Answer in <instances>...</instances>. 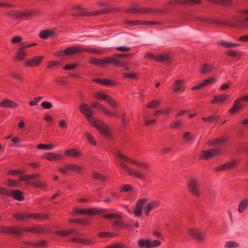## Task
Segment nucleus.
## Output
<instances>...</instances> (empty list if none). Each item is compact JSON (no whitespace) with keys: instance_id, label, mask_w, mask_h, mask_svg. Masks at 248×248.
<instances>
[{"instance_id":"obj_30","label":"nucleus","mask_w":248,"mask_h":248,"mask_svg":"<svg viewBox=\"0 0 248 248\" xmlns=\"http://www.w3.org/2000/svg\"><path fill=\"white\" fill-rule=\"evenodd\" d=\"M66 155L71 156L73 157H78L81 155V153L79 151H77L75 149H71L67 150L65 152Z\"/></svg>"},{"instance_id":"obj_48","label":"nucleus","mask_w":248,"mask_h":248,"mask_svg":"<svg viewBox=\"0 0 248 248\" xmlns=\"http://www.w3.org/2000/svg\"><path fill=\"white\" fill-rule=\"evenodd\" d=\"M5 184L9 186H19V183L17 181L11 180H7Z\"/></svg>"},{"instance_id":"obj_63","label":"nucleus","mask_w":248,"mask_h":248,"mask_svg":"<svg viewBox=\"0 0 248 248\" xmlns=\"http://www.w3.org/2000/svg\"><path fill=\"white\" fill-rule=\"evenodd\" d=\"M22 40V38L21 37H20L19 36H17L14 37L12 39L11 42L13 44L19 43H22L21 42Z\"/></svg>"},{"instance_id":"obj_32","label":"nucleus","mask_w":248,"mask_h":248,"mask_svg":"<svg viewBox=\"0 0 248 248\" xmlns=\"http://www.w3.org/2000/svg\"><path fill=\"white\" fill-rule=\"evenodd\" d=\"M121 191L124 192H136L137 190L132 186L130 185H124L121 187L120 189Z\"/></svg>"},{"instance_id":"obj_53","label":"nucleus","mask_w":248,"mask_h":248,"mask_svg":"<svg viewBox=\"0 0 248 248\" xmlns=\"http://www.w3.org/2000/svg\"><path fill=\"white\" fill-rule=\"evenodd\" d=\"M214 2L219 4L228 5L231 3L230 0H215Z\"/></svg>"},{"instance_id":"obj_42","label":"nucleus","mask_w":248,"mask_h":248,"mask_svg":"<svg viewBox=\"0 0 248 248\" xmlns=\"http://www.w3.org/2000/svg\"><path fill=\"white\" fill-rule=\"evenodd\" d=\"M6 14L10 16L16 18V19H21V14L20 12H9L6 13Z\"/></svg>"},{"instance_id":"obj_26","label":"nucleus","mask_w":248,"mask_h":248,"mask_svg":"<svg viewBox=\"0 0 248 248\" xmlns=\"http://www.w3.org/2000/svg\"><path fill=\"white\" fill-rule=\"evenodd\" d=\"M125 11L128 13L139 12L144 13H152L155 12L152 9H143L142 10H139L136 9V8H133L130 9H126Z\"/></svg>"},{"instance_id":"obj_35","label":"nucleus","mask_w":248,"mask_h":248,"mask_svg":"<svg viewBox=\"0 0 248 248\" xmlns=\"http://www.w3.org/2000/svg\"><path fill=\"white\" fill-rule=\"evenodd\" d=\"M38 12L35 11H24L20 12L21 19L31 16Z\"/></svg>"},{"instance_id":"obj_11","label":"nucleus","mask_w":248,"mask_h":248,"mask_svg":"<svg viewBox=\"0 0 248 248\" xmlns=\"http://www.w3.org/2000/svg\"><path fill=\"white\" fill-rule=\"evenodd\" d=\"M22 231H23V230L17 228H14L13 227H5L4 226H0V232L11 233L18 235Z\"/></svg>"},{"instance_id":"obj_60","label":"nucleus","mask_w":248,"mask_h":248,"mask_svg":"<svg viewBox=\"0 0 248 248\" xmlns=\"http://www.w3.org/2000/svg\"><path fill=\"white\" fill-rule=\"evenodd\" d=\"M59 125L61 128L64 129H67L68 127V124L65 121L63 120H61L59 121Z\"/></svg>"},{"instance_id":"obj_29","label":"nucleus","mask_w":248,"mask_h":248,"mask_svg":"<svg viewBox=\"0 0 248 248\" xmlns=\"http://www.w3.org/2000/svg\"><path fill=\"white\" fill-rule=\"evenodd\" d=\"M248 206V200H243L238 205V210L240 213H242Z\"/></svg>"},{"instance_id":"obj_4","label":"nucleus","mask_w":248,"mask_h":248,"mask_svg":"<svg viewBox=\"0 0 248 248\" xmlns=\"http://www.w3.org/2000/svg\"><path fill=\"white\" fill-rule=\"evenodd\" d=\"M200 183L199 180L195 178L190 179L187 182L188 190L192 194L198 196L200 195Z\"/></svg>"},{"instance_id":"obj_56","label":"nucleus","mask_w":248,"mask_h":248,"mask_svg":"<svg viewBox=\"0 0 248 248\" xmlns=\"http://www.w3.org/2000/svg\"><path fill=\"white\" fill-rule=\"evenodd\" d=\"M124 245L120 244H114L113 245L107 246L106 248H125Z\"/></svg>"},{"instance_id":"obj_38","label":"nucleus","mask_w":248,"mask_h":248,"mask_svg":"<svg viewBox=\"0 0 248 248\" xmlns=\"http://www.w3.org/2000/svg\"><path fill=\"white\" fill-rule=\"evenodd\" d=\"M161 101L159 100H154L147 105V107L149 108H154L158 107L160 104Z\"/></svg>"},{"instance_id":"obj_12","label":"nucleus","mask_w":248,"mask_h":248,"mask_svg":"<svg viewBox=\"0 0 248 248\" xmlns=\"http://www.w3.org/2000/svg\"><path fill=\"white\" fill-rule=\"evenodd\" d=\"M23 231L28 232H35V233H47L49 232V230L45 227L41 226H35L33 227L27 228Z\"/></svg>"},{"instance_id":"obj_55","label":"nucleus","mask_w":248,"mask_h":248,"mask_svg":"<svg viewBox=\"0 0 248 248\" xmlns=\"http://www.w3.org/2000/svg\"><path fill=\"white\" fill-rule=\"evenodd\" d=\"M77 65V63L67 64L63 67V69L66 70H72L76 68Z\"/></svg>"},{"instance_id":"obj_57","label":"nucleus","mask_w":248,"mask_h":248,"mask_svg":"<svg viewBox=\"0 0 248 248\" xmlns=\"http://www.w3.org/2000/svg\"><path fill=\"white\" fill-rule=\"evenodd\" d=\"M55 233L58 235H60L62 236L70 234L69 230H65L62 231H57L55 232Z\"/></svg>"},{"instance_id":"obj_44","label":"nucleus","mask_w":248,"mask_h":248,"mask_svg":"<svg viewBox=\"0 0 248 248\" xmlns=\"http://www.w3.org/2000/svg\"><path fill=\"white\" fill-rule=\"evenodd\" d=\"M55 147L53 145H45L44 144H40L37 146L39 149H45L46 150H49L53 149Z\"/></svg>"},{"instance_id":"obj_2","label":"nucleus","mask_w":248,"mask_h":248,"mask_svg":"<svg viewBox=\"0 0 248 248\" xmlns=\"http://www.w3.org/2000/svg\"><path fill=\"white\" fill-rule=\"evenodd\" d=\"M115 156L117 157L120 159V165L121 166L122 169L126 173L138 179H144L145 178V176L143 173L140 171L133 170L125 163H124V162L136 164L139 167H143L145 169H148V166L147 164L143 162H138L133 160L130 158H128L127 156L124 155L119 152H117L116 153Z\"/></svg>"},{"instance_id":"obj_41","label":"nucleus","mask_w":248,"mask_h":248,"mask_svg":"<svg viewBox=\"0 0 248 248\" xmlns=\"http://www.w3.org/2000/svg\"><path fill=\"white\" fill-rule=\"evenodd\" d=\"M216 79L215 78H211L208 79H205L201 83V86L203 87L207 86L210 84L213 83L216 81Z\"/></svg>"},{"instance_id":"obj_45","label":"nucleus","mask_w":248,"mask_h":248,"mask_svg":"<svg viewBox=\"0 0 248 248\" xmlns=\"http://www.w3.org/2000/svg\"><path fill=\"white\" fill-rule=\"evenodd\" d=\"M82 167L75 165V164H71V170L75 171L78 173H80L82 171Z\"/></svg>"},{"instance_id":"obj_20","label":"nucleus","mask_w":248,"mask_h":248,"mask_svg":"<svg viewBox=\"0 0 248 248\" xmlns=\"http://www.w3.org/2000/svg\"><path fill=\"white\" fill-rule=\"evenodd\" d=\"M27 54L25 51L21 48L19 47L16 53V60L17 61H23L27 57Z\"/></svg>"},{"instance_id":"obj_23","label":"nucleus","mask_w":248,"mask_h":248,"mask_svg":"<svg viewBox=\"0 0 248 248\" xmlns=\"http://www.w3.org/2000/svg\"><path fill=\"white\" fill-rule=\"evenodd\" d=\"M54 31L52 30H44L41 31L39 36L42 39H45L54 35Z\"/></svg>"},{"instance_id":"obj_47","label":"nucleus","mask_w":248,"mask_h":248,"mask_svg":"<svg viewBox=\"0 0 248 248\" xmlns=\"http://www.w3.org/2000/svg\"><path fill=\"white\" fill-rule=\"evenodd\" d=\"M93 177L94 179L98 180L105 181L106 180V177L97 172H93Z\"/></svg>"},{"instance_id":"obj_49","label":"nucleus","mask_w":248,"mask_h":248,"mask_svg":"<svg viewBox=\"0 0 248 248\" xmlns=\"http://www.w3.org/2000/svg\"><path fill=\"white\" fill-rule=\"evenodd\" d=\"M103 217L105 218H115V219H119L121 218V216L114 214H107L103 216Z\"/></svg>"},{"instance_id":"obj_51","label":"nucleus","mask_w":248,"mask_h":248,"mask_svg":"<svg viewBox=\"0 0 248 248\" xmlns=\"http://www.w3.org/2000/svg\"><path fill=\"white\" fill-rule=\"evenodd\" d=\"M46 242L44 240H42L39 241V242H35L34 243H31V244L32 247H42L44 246L46 244Z\"/></svg>"},{"instance_id":"obj_7","label":"nucleus","mask_w":248,"mask_h":248,"mask_svg":"<svg viewBox=\"0 0 248 248\" xmlns=\"http://www.w3.org/2000/svg\"><path fill=\"white\" fill-rule=\"evenodd\" d=\"M147 198H143L139 199L136 203V207L134 211V214L137 217H140L142 214L143 207L148 202Z\"/></svg>"},{"instance_id":"obj_25","label":"nucleus","mask_w":248,"mask_h":248,"mask_svg":"<svg viewBox=\"0 0 248 248\" xmlns=\"http://www.w3.org/2000/svg\"><path fill=\"white\" fill-rule=\"evenodd\" d=\"M138 245L140 247H145L146 248H151V241L150 239H140L138 242Z\"/></svg>"},{"instance_id":"obj_13","label":"nucleus","mask_w":248,"mask_h":248,"mask_svg":"<svg viewBox=\"0 0 248 248\" xmlns=\"http://www.w3.org/2000/svg\"><path fill=\"white\" fill-rule=\"evenodd\" d=\"M215 67L213 64L211 63L202 64L200 68V72L202 74H206L214 71Z\"/></svg>"},{"instance_id":"obj_6","label":"nucleus","mask_w":248,"mask_h":248,"mask_svg":"<svg viewBox=\"0 0 248 248\" xmlns=\"http://www.w3.org/2000/svg\"><path fill=\"white\" fill-rule=\"evenodd\" d=\"M221 153L219 148H213L209 150L202 151L200 155L201 159H208L219 155Z\"/></svg>"},{"instance_id":"obj_3","label":"nucleus","mask_w":248,"mask_h":248,"mask_svg":"<svg viewBox=\"0 0 248 248\" xmlns=\"http://www.w3.org/2000/svg\"><path fill=\"white\" fill-rule=\"evenodd\" d=\"M14 217L17 220H24L26 218L31 217L40 220H45L48 219L49 215L47 214H15Z\"/></svg>"},{"instance_id":"obj_59","label":"nucleus","mask_w":248,"mask_h":248,"mask_svg":"<svg viewBox=\"0 0 248 248\" xmlns=\"http://www.w3.org/2000/svg\"><path fill=\"white\" fill-rule=\"evenodd\" d=\"M55 233L58 235H60L62 236L70 234L69 230H65L62 231H57L55 232Z\"/></svg>"},{"instance_id":"obj_54","label":"nucleus","mask_w":248,"mask_h":248,"mask_svg":"<svg viewBox=\"0 0 248 248\" xmlns=\"http://www.w3.org/2000/svg\"><path fill=\"white\" fill-rule=\"evenodd\" d=\"M182 121L181 120H176L171 124L170 126L172 128H177L181 125Z\"/></svg>"},{"instance_id":"obj_21","label":"nucleus","mask_w":248,"mask_h":248,"mask_svg":"<svg viewBox=\"0 0 248 248\" xmlns=\"http://www.w3.org/2000/svg\"><path fill=\"white\" fill-rule=\"evenodd\" d=\"M46 158L49 161H58L62 158V156L58 154L49 153L46 155Z\"/></svg>"},{"instance_id":"obj_9","label":"nucleus","mask_w":248,"mask_h":248,"mask_svg":"<svg viewBox=\"0 0 248 248\" xmlns=\"http://www.w3.org/2000/svg\"><path fill=\"white\" fill-rule=\"evenodd\" d=\"M237 163L238 161L237 160L233 159L224 164L216 167L214 170L216 171L226 170L234 167Z\"/></svg>"},{"instance_id":"obj_10","label":"nucleus","mask_w":248,"mask_h":248,"mask_svg":"<svg viewBox=\"0 0 248 248\" xmlns=\"http://www.w3.org/2000/svg\"><path fill=\"white\" fill-rule=\"evenodd\" d=\"M92 107L95 108L98 110L101 111L103 113L112 117H118L119 115L116 113H114L108 110L107 108L104 107L103 105L97 103L93 102L92 104Z\"/></svg>"},{"instance_id":"obj_61","label":"nucleus","mask_w":248,"mask_h":248,"mask_svg":"<svg viewBox=\"0 0 248 248\" xmlns=\"http://www.w3.org/2000/svg\"><path fill=\"white\" fill-rule=\"evenodd\" d=\"M113 58L111 57H107L104 59H103V66H105L107 64L112 63H113Z\"/></svg>"},{"instance_id":"obj_28","label":"nucleus","mask_w":248,"mask_h":248,"mask_svg":"<svg viewBox=\"0 0 248 248\" xmlns=\"http://www.w3.org/2000/svg\"><path fill=\"white\" fill-rule=\"evenodd\" d=\"M183 138L185 141L187 143H192L195 140V138L191 135L189 132H184Z\"/></svg>"},{"instance_id":"obj_52","label":"nucleus","mask_w":248,"mask_h":248,"mask_svg":"<svg viewBox=\"0 0 248 248\" xmlns=\"http://www.w3.org/2000/svg\"><path fill=\"white\" fill-rule=\"evenodd\" d=\"M41 106L44 109H51L52 108V105L49 102H43L41 104Z\"/></svg>"},{"instance_id":"obj_16","label":"nucleus","mask_w":248,"mask_h":248,"mask_svg":"<svg viewBox=\"0 0 248 248\" xmlns=\"http://www.w3.org/2000/svg\"><path fill=\"white\" fill-rule=\"evenodd\" d=\"M43 59V56H40L34 57L32 60H29L26 63V65L28 66H37L41 63Z\"/></svg>"},{"instance_id":"obj_5","label":"nucleus","mask_w":248,"mask_h":248,"mask_svg":"<svg viewBox=\"0 0 248 248\" xmlns=\"http://www.w3.org/2000/svg\"><path fill=\"white\" fill-rule=\"evenodd\" d=\"M124 23L130 26H134L138 25H145L148 26H151L153 25H161V22L159 21H147L141 20H136L131 21L128 19H124Z\"/></svg>"},{"instance_id":"obj_18","label":"nucleus","mask_w":248,"mask_h":248,"mask_svg":"<svg viewBox=\"0 0 248 248\" xmlns=\"http://www.w3.org/2000/svg\"><path fill=\"white\" fill-rule=\"evenodd\" d=\"M159 205V202L157 201H152L148 202L144 207V212L146 215H148L149 212Z\"/></svg>"},{"instance_id":"obj_19","label":"nucleus","mask_w":248,"mask_h":248,"mask_svg":"<svg viewBox=\"0 0 248 248\" xmlns=\"http://www.w3.org/2000/svg\"><path fill=\"white\" fill-rule=\"evenodd\" d=\"M229 96L227 95H218L214 96L213 99L211 101L212 104H215L217 103H222L224 102L226 100L228 99Z\"/></svg>"},{"instance_id":"obj_36","label":"nucleus","mask_w":248,"mask_h":248,"mask_svg":"<svg viewBox=\"0 0 248 248\" xmlns=\"http://www.w3.org/2000/svg\"><path fill=\"white\" fill-rule=\"evenodd\" d=\"M28 185H31L35 187L41 188L42 189L45 188L46 187V184L44 182H40L37 183H31L30 182H27Z\"/></svg>"},{"instance_id":"obj_58","label":"nucleus","mask_w":248,"mask_h":248,"mask_svg":"<svg viewBox=\"0 0 248 248\" xmlns=\"http://www.w3.org/2000/svg\"><path fill=\"white\" fill-rule=\"evenodd\" d=\"M55 233L58 235H60L62 236L70 234L69 230H65L62 231H57L55 232Z\"/></svg>"},{"instance_id":"obj_24","label":"nucleus","mask_w":248,"mask_h":248,"mask_svg":"<svg viewBox=\"0 0 248 248\" xmlns=\"http://www.w3.org/2000/svg\"><path fill=\"white\" fill-rule=\"evenodd\" d=\"M10 195L18 201H22L24 199L23 193L19 190L11 191Z\"/></svg>"},{"instance_id":"obj_14","label":"nucleus","mask_w":248,"mask_h":248,"mask_svg":"<svg viewBox=\"0 0 248 248\" xmlns=\"http://www.w3.org/2000/svg\"><path fill=\"white\" fill-rule=\"evenodd\" d=\"M242 101V98H238L234 100L233 107L229 110L231 114L239 112L242 107L241 102Z\"/></svg>"},{"instance_id":"obj_37","label":"nucleus","mask_w":248,"mask_h":248,"mask_svg":"<svg viewBox=\"0 0 248 248\" xmlns=\"http://www.w3.org/2000/svg\"><path fill=\"white\" fill-rule=\"evenodd\" d=\"M89 63L95 65L103 66V60L91 58L89 60Z\"/></svg>"},{"instance_id":"obj_62","label":"nucleus","mask_w":248,"mask_h":248,"mask_svg":"<svg viewBox=\"0 0 248 248\" xmlns=\"http://www.w3.org/2000/svg\"><path fill=\"white\" fill-rule=\"evenodd\" d=\"M101 84L105 85H112L115 84V83L110 80L105 79L103 80L102 79Z\"/></svg>"},{"instance_id":"obj_1","label":"nucleus","mask_w":248,"mask_h":248,"mask_svg":"<svg viewBox=\"0 0 248 248\" xmlns=\"http://www.w3.org/2000/svg\"><path fill=\"white\" fill-rule=\"evenodd\" d=\"M79 110L87 118L89 124L97 129L100 133L106 138H110L111 134L109 128L103 121L96 120L93 116V111L92 108L87 104L82 103L79 106Z\"/></svg>"},{"instance_id":"obj_31","label":"nucleus","mask_w":248,"mask_h":248,"mask_svg":"<svg viewBox=\"0 0 248 248\" xmlns=\"http://www.w3.org/2000/svg\"><path fill=\"white\" fill-rule=\"evenodd\" d=\"M69 170H71L70 164H66L63 167L58 168V171L64 175H66Z\"/></svg>"},{"instance_id":"obj_64","label":"nucleus","mask_w":248,"mask_h":248,"mask_svg":"<svg viewBox=\"0 0 248 248\" xmlns=\"http://www.w3.org/2000/svg\"><path fill=\"white\" fill-rule=\"evenodd\" d=\"M60 62L57 61H52L48 62L47 64V67L50 68L54 66L59 65Z\"/></svg>"},{"instance_id":"obj_8","label":"nucleus","mask_w":248,"mask_h":248,"mask_svg":"<svg viewBox=\"0 0 248 248\" xmlns=\"http://www.w3.org/2000/svg\"><path fill=\"white\" fill-rule=\"evenodd\" d=\"M188 232L190 236L198 241H203L204 240V233L200 229L190 228Z\"/></svg>"},{"instance_id":"obj_17","label":"nucleus","mask_w":248,"mask_h":248,"mask_svg":"<svg viewBox=\"0 0 248 248\" xmlns=\"http://www.w3.org/2000/svg\"><path fill=\"white\" fill-rule=\"evenodd\" d=\"M0 107L4 108H13L17 107L18 105L10 100L5 99L0 102Z\"/></svg>"},{"instance_id":"obj_34","label":"nucleus","mask_w":248,"mask_h":248,"mask_svg":"<svg viewBox=\"0 0 248 248\" xmlns=\"http://www.w3.org/2000/svg\"><path fill=\"white\" fill-rule=\"evenodd\" d=\"M155 60L159 62H169L170 61V58L168 54H162L156 56Z\"/></svg>"},{"instance_id":"obj_46","label":"nucleus","mask_w":248,"mask_h":248,"mask_svg":"<svg viewBox=\"0 0 248 248\" xmlns=\"http://www.w3.org/2000/svg\"><path fill=\"white\" fill-rule=\"evenodd\" d=\"M107 102L113 108H116L118 107L117 102L110 96L109 97Z\"/></svg>"},{"instance_id":"obj_43","label":"nucleus","mask_w":248,"mask_h":248,"mask_svg":"<svg viewBox=\"0 0 248 248\" xmlns=\"http://www.w3.org/2000/svg\"><path fill=\"white\" fill-rule=\"evenodd\" d=\"M199 19L202 21H203L205 23H215V24H219L220 22L216 20L215 19L209 18H205V17H201Z\"/></svg>"},{"instance_id":"obj_15","label":"nucleus","mask_w":248,"mask_h":248,"mask_svg":"<svg viewBox=\"0 0 248 248\" xmlns=\"http://www.w3.org/2000/svg\"><path fill=\"white\" fill-rule=\"evenodd\" d=\"M184 81L181 79L176 80L174 83V91L183 92L185 91Z\"/></svg>"},{"instance_id":"obj_27","label":"nucleus","mask_w":248,"mask_h":248,"mask_svg":"<svg viewBox=\"0 0 248 248\" xmlns=\"http://www.w3.org/2000/svg\"><path fill=\"white\" fill-rule=\"evenodd\" d=\"M219 44L227 48L238 47L240 46L239 44L225 41H221L219 42Z\"/></svg>"},{"instance_id":"obj_50","label":"nucleus","mask_w":248,"mask_h":248,"mask_svg":"<svg viewBox=\"0 0 248 248\" xmlns=\"http://www.w3.org/2000/svg\"><path fill=\"white\" fill-rule=\"evenodd\" d=\"M85 135H86V136L87 137V139L88 140L91 144H92L93 145H96V143L95 142V140H94L93 136L91 134H90V133H86L85 134Z\"/></svg>"},{"instance_id":"obj_40","label":"nucleus","mask_w":248,"mask_h":248,"mask_svg":"<svg viewBox=\"0 0 248 248\" xmlns=\"http://www.w3.org/2000/svg\"><path fill=\"white\" fill-rule=\"evenodd\" d=\"M239 246V244L238 242L232 241H228L225 243V247L228 248H235Z\"/></svg>"},{"instance_id":"obj_33","label":"nucleus","mask_w":248,"mask_h":248,"mask_svg":"<svg viewBox=\"0 0 248 248\" xmlns=\"http://www.w3.org/2000/svg\"><path fill=\"white\" fill-rule=\"evenodd\" d=\"M107 12H108V11L103 10H98V11H96L95 12H87L85 13L81 12L80 14L81 15H83L84 16H94L96 15L103 14H105Z\"/></svg>"},{"instance_id":"obj_22","label":"nucleus","mask_w":248,"mask_h":248,"mask_svg":"<svg viewBox=\"0 0 248 248\" xmlns=\"http://www.w3.org/2000/svg\"><path fill=\"white\" fill-rule=\"evenodd\" d=\"M81 49L77 47H69L65 49L63 53L66 55H71L79 52Z\"/></svg>"},{"instance_id":"obj_39","label":"nucleus","mask_w":248,"mask_h":248,"mask_svg":"<svg viewBox=\"0 0 248 248\" xmlns=\"http://www.w3.org/2000/svg\"><path fill=\"white\" fill-rule=\"evenodd\" d=\"M110 96L104 93L98 92L95 94V97L99 99L105 101L106 102Z\"/></svg>"}]
</instances>
